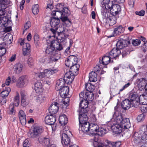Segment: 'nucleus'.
Instances as JSON below:
<instances>
[{
  "instance_id": "20",
  "label": "nucleus",
  "mask_w": 147,
  "mask_h": 147,
  "mask_svg": "<svg viewBox=\"0 0 147 147\" xmlns=\"http://www.w3.org/2000/svg\"><path fill=\"white\" fill-rule=\"evenodd\" d=\"M8 4L7 1L3 0H0V17H1L5 14V9L7 7L6 5Z\"/></svg>"
},
{
  "instance_id": "28",
  "label": "nucleus",
  "mask_w": 147,
  "mask_h": 147,
  "mask_svg": "<svg viewBox=\"0 0 147 147\" xmlns=\"http://www.w3.org/2000/svg\"><path fill=\"white\" fill-rule=\"evenodd\" d=\"M132 105L131 101L128 99H125L121 103V107L124 110L129 109Z\"/></svg>"
},
{
  "instance_id": "61",
  "label": "nucleus",
  "mask_w": 147,
  "mask_h": 147,
  "mask_svg": "<svg viewBox=\"0 0 147 147\" xmlns=\"http://www.w3.org/2000/svg\"><path fill=\"white\" fill-rule=\"evenodd\" d=\"M64 16H62V17H61L60 18V19H61L62 21L63 22H65L67 20H68V18L67 17V16H68L69 15H67L65 14V15L64 14H63Z\"/></svg>"
},
{
  "instance_id": "37",
  "label": "nucleus",
  "mask_w": 147,
  "mask_h": 147,
  "mask_svg": "<svg viewBox=\"0 0 147 147\" xmlns=\"http://www.w3.org/2000/svg\"><path fill=\"white\" fill-rule=\"evenodd\" d=\"M89 78L90 82H94L97 80V74L95 72L92 71L89 74Z\"/></svg>"
},
{
  "instance_id": "38",
  "label": "nucleus",
  "mask_w": 147,
  "mask_h": 147,
  "mask_svg": "<svg viewBox=\"0 0 147 147\" xmlns=\"http://www.w3.org/2000/svg\"><path fill=\"white\" fill-rule=\"evenodd\" d=\"M84 99L88 101H92L94 98L93 94L92 92H84Z\"/></svg>"
},
{
  "instance_id": "21",
  "label": "nucleus",
  "mask_w": 147,
  "mask_h": 147,
  "mask_svg": "<svg viewBox=\"0 0 147 147\" xmlns=\"http://www.w3.org/2000/svg\"><path fill=\"white\" fill-rule=\"evenodd\" d=\"M109 55H107V53L106 55L104 56L102 58L101 60L100 59V63L102 65H108L111 61V59Z\"/></svg>"
},
{
  "instance_id": "29",
  "label": "nucleus",
  "mask_w": 147,
  "mask_h": 147,
  "mask_svg": "<svg viewBox=\"0 0 147 147\" xmlns=\"http://www.w3.org/2000/svg\"><path fill=\"white\" fill-rule=\"evenodd\" d=\"M18 116L21 123L22 125L25 124L26 122V115L22 110H20L18 113Z\"/></svg>"
},
{
  "instance_id": "13",
  "label": "nucleus",
  "mask_w": 147,
  "mask_h": 147,
  "mask_svg": "<svg viewBox=\"0 0 147 147\" xmlns=\"http://www.w3.org/2000/svg\"><path fill=\"white\" fill-rule=\"evenodd\" d=\"M80 127L79 128L80 131H81L84 133L88 132L89 133L90 127V123L88 122L84 121L82 123H80Z\"/></svg>"
},
{
  "instance_id": "16",
  "label": "nucleus",
  "mask_w": 147,
  "mask_h": 147,
  "mask_svg": "<svg viewBox=\"0 0 147 147\" xmlns=\"http://www.w3.org/2000/svg\"><path fill=\"white\" fill-rule=\"evenodd\" d=\"M99 126L98 124L94 122L90 123V127L89 134H96L98 129H99Z\"/></svg>"
},
{
  "instance_id": "56",
  "label": "nucleus",
  "mask_w": 147,
  "mask_h": 147,
  "mask_svg": "<svg viewBox=\"0 0 147 147\" xmlns=\"http://www.w3.org/2000/svg\"><path fill=\"white\" fill-rule=\"evenodd\" d=\"M90 120L92 122H94L96 121L97 119L95 114L93 113H91L90 116Z\"/></svg>"
},
{
  "instance_id": "50",
  "label": "nucleus",
  "mask_w": 147,
  "mask_h": 147,
  "mask_svg": "<svg viewBox=\"0 0 147 147\" xmlns=\"http://www.w3.org/2000/svg\"><path fill=\"white\" fill-rule=\"evenodd\" d=\"M31 26V23L30 21L27 22L25 24L23 32V34H24V32L28 28H30V27Z\"/></svg>"
},
{
  "instance_id": "57",
  "label": "nucleus",
  "mask_w": 147,
  "mask_h": 147,
  "mask_svg": "<svg viewBox=\"0 0 147 147\" xmlns=\"http://www.w3.org/2000/svg\"><path fill=\"white\" fill-rule=\"evenodd\" d=\"M21 98L26 99L27 97V92L24 90H22L21 92Z\"/></svg>"
},
{
  "instance_id": "17",
  "label": "nucleus",
  "mask_w": 147,
  "mask_h": 147,
  "mask_svg": "<svg viewBox=\"0 0 147 147\" xmlns=\"http://www.w3.org/2000/svg\"><path fill=\"white\" fill-rule=\"evenodd\" d=\"M79 113V120L80 123H82V122L86 121L88 119L86 113L87 112H84L83 111L78 110Z\"/></svg>"
},
{
  "instance_id": "59",
  "label": "nucleus",
  "mask_w": 147,
  "mask_h": 147,
  "mask_svg": "<svg viewBox=\"0 0 147 147\" xmlns=\"http://www.w3.org/2000/svg\"><path fill=\"white\" fill-rule=\"evenodd\" d=\"M141 110L142 112L145 113L147 111V106L146 105H144L140 107Z\"/></svg>"
},
{
  "instance_id": "9",
  "label": "nucleus",
  "mask_w": 147,
  "mask_h": 147,
  "mask_svg": "<svg viewBox=\"0 0 147 147\" xmlns=\"http://www.w3.org/2000/svg\"><path fill=\"white\" fill-rule=\"evenodd\" d=\"M28 82V79L27 76L23 75L19 78L17 86L19 88H22L26 86Z\"/></svg>"
},
{
  "instance_id": "30",
  "label": "nucleus",
  "mask_w": 147,
  "mask_h": 147,
  "mask_svg": "<svg viewBox=\"0 0 147 147\" xmlns=\"http://www.w3.org/2000/svg\"><path fill=\"white\" fill-rule=\"evenodd\" d=\"M65 81L63 78H60L57 81L55 89L57 90H59L61 88L64 86Z\"/></svg>"
},
{
  "instance_id": "25",
  "label": "nucleus",
  "mask_w": 147,
  "mask_h": 147,
  "mask_svg": "<svg viewBox=\"0 0 147 147\" xmlns=\"http://www.w3.org/2000/svg\"><path fill=\"white\" fill-rule=\"evenodd\" d=\"M58 91H59V93L60 96L62 97H63L67 96L68 94L69 88L67 86H64Z\"/></svg>"
},
{
  "instance_id": "1",
  "label": "nucleus",
  "mask_w": 147,
  "mask_h": 147,
  "mask_svg": "<svg viewBox=\"0 0 147 147\" xmlns=\"http://www.w3.org/2000/svg\"><path fill=\"white\" fill-rule=\"evenodd\" d=\"M117 107L114 108V112L113 118L116 122L119 124L123 129H128L130 127V124L129 119L123 117L121 115L119 114L117 110Z\"/></svg>"
},
{
  "instance_id": "8",
  "label": "nucleus",
  "mask_w": 147,
  "mask_h": 147,
  "mask_svg": "<svg viewBox=\"0 0 147 147\" xmlns=\"http://www.w3.org/2000/svg\"><path fill=\"white\" fill-rule=\"evenodd\" d=\"M43 130L41 127L36 126L28 134V136L32 138L38 137L43 132Z\"/></svg>"
},
{
  "instance_id": "22",
  "label": "nucleus",
  "mask_w": 147,
  "mask_h": 147,
  "mask_svg": "<svg viewBox=\"0 0 147 147\" xmlns=\"http://www.w3.org/2000/svg\"><path fill=\"white\" fill-rule=\"evenodd\" d=\"M34 90L37 93H40L43 91V86L40 81H37L34 84Z\"/></svg>"
},
{
  "instance_id": "43",
  "label": "nucleus",
  "mask_w": 147,
  "mask_h": 147,
  "mask_svg": "<svg viewBox=\"0 0 147 147\" xmlns=\"http://www.w3.org/2000/svg\"><path fill=\"white\" fill-rule=\"evenodd\" d=\"M113 0H111L108 3L105 4L104 6L105 8L108 9V12H109L111 8L113 6L114 4L113 3Z\"/></svg>"
},
{
  "instance_id": "62",
  "label": "nucleus",
  "mask_w": 147,
  "mask_h": 147,
  "mask_svg": "<svg viewBox=\"0 0 147 147\" xmlns=\"http://www.w3.org/2000/svg\"><path fill=\"white\" fill-rule=\"evenodd\" d=\"M107 12H108V9H106L105 8V9H103L102 10L101 13L102 15L103 16V17H106L107 16Z\"/></svg>"
},
{
  "instance_id": "32",
  "label": "nucleus",
  "mask_w": 147,
  "mask_h": 147,
  "mask_svg": "<svg viewBox=\"0 0 147 147\" xmlns=\"http://www.w3.org/2000/svg\"><path fill=\"white\" fill-rule=\"evenodd\" d=\"M60 22V20L59 19H56L55 18H53L51 19L50 21V24L52 28H55L58 26V25Z\"/></svg>"
},
{
  "instance_id": "5",
  "label": "nucleus",
  "mask_w": 147,
  "mask_h": 147,
  "mask_svg": "<svg viewBox=\"0 0 147 147\" xmlns=\"http://www.w3.org/2000/svg\"><path fill=\"white\" fill-rule=\"evenodd\" d=\"M80 103L79 104V110L83 111L85 112H88V101L84 99V91H82L79 94Z\"/></svg>"
},
{
  "instance_id": "46",
  "label": "nucleus",
  "mask_w": 147,
  "mask_h": 147,
  "mask_svg": "<svg viewBox=\"0 0 147 147\" xmlns=\"http://www.w3.org/2000/svg\"><path fill=\"white\" fill-rule=\"evenodd\" d=\"M31 146L30 142L29 141L28 139L25 140L23 144V147H30Z\"/></svg>"
},
{
  "instance_id": "64",
  "label": "nucleus",
  "mask_w": 147,
  "mask_h": 147,
  "mask_svg": "<svg viewBox=\"0 0 147 147\" xmlns=\"http://www.w3.org/2000/svg\"><path fill=\"white\" fill-rule=\"evenodd\" d=\"M144 11L143 10H142L140 11H136L135 12V13L136 15H139L141 16H144Z\"/></svg>"
},
{
  "instance_id": "26",
  "label": "nucleus",
  "mask_w": 147,
  "mask_h": 147,
  "mask_svg": "<svg viewBox=\"0 0 147 147\" xmlns=\"http://www.w3.org/2000/svg\"><path fill=\"white\" fill-rule=\"evenodd\" d=\"M120 11V6L118 5L115 4L110 10V12L113 16H116L118 14Z\"/></svg>"
},
{
  "instance_id": "3",
  "label": "nucleus",
  "mask_w": 147,
  "mask_h": 147,
  "mask_svg": "<svg viewBox=\"0 0 147 147\" xmlns=\"http://www.w3.org/2000/svg\"><path fill=\"white\" fill-rule=\"evenodd\" d=\"M63 49L62 45L57 40H54L51 42L50 45L47 47L45 52L47 54L55 56L57 53V51L61 50Z\"/></svg>"
},
{
  "instance_id": "18",
  "label": "nucleus",
  "mask_w": 147,
  "mask_h": 147,
  "mask_svg": "<svg viewBox=\"0 0 147 147\" xmlns=\"http://www.w3.org/2000/svg\"><path fill=\"white\" fill-rule=\"evenodd\" d=\"M59 109L58 104L57 102H55L53 103L49 108V113L51 114L56 113Z\"/></svg>"
},
{
  "instance_id": "14",
  "label": "nucleus",
  "mask_w": 147,
  "mask_h": 147,
  "mask_svg": "<svg viewBox=\"0 0 147 147\" xmlns=\"http://www.w3.org/2000/svg\"><path fill=\"white\" fill-rule=\"evenodd\" d=\"M112 131L115 134L120 133L122 131V128L118 123L113 124L110 127Z\"/></svg>"
},
{
  "instance_id": "53",
  "label": "nucleus",
  "mask_w": 147,
  "mask_h": 147,
  "mask_svg": "<svg viewBox=\"0 0 147 147\" xmlns=\"http://www.w3.org/2000/svg\"><path fill=\"white\" fill-rule=\"evenodd\" d=\"M6 50L4 47H1L0 45V56L2 57L6 53Z\"/></svg>"
},
{
  "instance_id": "2",
  "label": "nucleus",
  "mask_w": 147,
  "mask_h": 147,
  "mask_svg": "<svg viewBox=\"0 0 147 147\" xmlns=\"http://www.w3.org/2000/svg\"><path fill=\"white\" fill-rule=\"evenodd\" d=\"M78 60L76 56L71 55L68 57L65 62V65L68 67H70L69 71L74 73V75H77L78 74L80 65L77 64Z\"/></svg>"
},
{
  "instance_id": "45",
  "label": "nucleus",
  "mask_w": 147,
  "mask_h": 147,
  "mask_svg": "<svg viewBox=\"0 0 147 147\" xmlns=\"http://www.w3.org/2000/svg\"><path fill=\"white\" fill-rule=\"evenodd\" d=\"M122 51V55L123 57H125L130 52H129L128 49L124 48L121 49Z\"/></svg>"
},
{
  "instance_id": "39",
  "label": "nucleus",
  "mask_w": 147,
  "mask_h": 147,
  "mask_svg": "<svg viewBox=\"0 0 147 147\" xmlns=\"http://www.w3.org/2000/svg\"><path fill=\"white\" fill-rule=\"evenodd\" d=\"M11 91L9 88H5V89L3 90L1 92L0 94L2 98H5L8 95L9 93Z\"/></svg>"
},
{
  "instance_id": "47",
  "label": "nucleus",
  "mask_w": 147,
  "mask_h": 147,
  "mask_svg": "<svg viewBox=\"0 0 147 147\" xmlns=\"http://www.w3.org/2000/svg\"><path fill=\"white\" fill-rule=\"evenodd\" d=\"M108 14H107V16L102 17V22L103 24H107L109 21H111V18H108Z\"/></svg>"
},
{
  "instance_id": "19",
  "label": "nucleus",
  "mask_w": 147,
  "mask_h": 147,
  "mask_svg": "<svg viewBox=\"0 0 147 147\" xmlns=\"http://www.w3.org/2000/svg\"><path fill=\"white\" fill-rule=\"evenodd\" d=\"M23 68V65L20 63H18L13 66L14 72L15 74H18L22 71Z\"/></svg>"
},
{
  "instance_id": "35",
  "label": "nucleus",
  "mask_w": 147,
  "mask_h": 147,
  "mask_svg": "<svg viewBox=\"0 0 147 147\" xmlns=\"http://www.w3.org/2000/svg\"><path fill=\"white\" fill-rule=\"evenodd\" d=\"M35 99L38 103L41 104L45 101L46 97L44 95L41 94L35 97Z\"/></svg>"
},
{
  "instance_id": "51",
  "label": "nucleus",
  "mask_w": 147,
  "mask_h": 147,
  "mask_svg": "<svg viewBox=\"0 0 147 147\" xmlns=\"http://www.w3.org/2000/svg\"><path fill=\"white\" fill-rule=\"evenodd\" d=\"M145 118V115L144 114H142L138 116L137 120L139 122L143 121Z\"/></svg>"
},
{
  "instance_id": "15",
  "label": "nucleus",
  "mask_w": 147,
  "mask_h": 147,
  "mask_svg": "<svg viewBox=\"0 0 147 147\" xmlns=\"http://www.w3.org/2000/svg\"><path fill=\"white\" fill-rule=\"evenodd\" d=\"M56 121V118L55 116L51 114L50 115H47L45 119V123L49 125H53L54 124Z\"/></svg>"
},
{
  "instance_id": "58",
  "label": "nucleus",
  "mask_w": 147,
  "mask_h": 147,
  "mask_svg": "<svg viewBox=\"0 0 147 147\" xmlns=\"http://www.w3.org/2000/svg\"><path fill=\"white\" fill-rule=\"evenodd\" d=\"M9 108L10 110L8 111V113L10 114H13L15 113L14 109V107L12 106L11 105L9 106Z\"/></svg>"
},
{
  "instance_id": "49",
  "label": "nucleus",
  "mask_w": 147,
  "mask_h": 147,
  "mask_svg": "<svg viewBox=\"0 0 147 147\" xmlns=\"http://www.w3.org/2000/svg\"><path fill=\"white\" fill-rule=\"evenodd\" d=\"M105 146V147H115L114 146V142H111V141L107 140L106 141Z\"/></svg>"
},
{
  "instance_id": "33",
  "label": "nucleus",
  "mask_w": 147,
  "mask_h": 147,
  "mask_svg": "<svg viewBox=\"0 0 147 147\" xmlns=\"http://www.w3.org/2000/svg\"><path fill=\"white\" fill-rule=\"evenodd\" d=\"M59 121L62 126H64L67 123L68 119L66 116L63 114L59 116Z\"/></svg>"
},
{
  "instance_id": "42",
  "label": "nucleus",
  "mask_w": 147,
  "mask_h": 147,
  "mask_svg": "<svg viewBox=\"0 0 147 147\" xmlns=\"http://www.w3.org/2000/svg\"><path fill=\"white\" fill-rule=\"evenodd\" d=\"M107 132V131L106 129L104 128L99 127L96 134L98 135L101 136H102L104 134Z\"/></svg>"
},
{
  "instance_id": "27",
  "label": "nucleus",
  "mask_w": 147,
  "mask_h": 147,
  "mask_svg": "<svg viewBox=\"0 0 147 147\" xmlns=\"http://www.w3.org/2000/svg\"><path fill=\"white\" fill-rule=\"evenodd\" d=\"M11 21L5 16L0 17V24L1 27H6Z\"/></svg>"
},
{
  "instance_id": "23",
  "label": "nucleus",
  "mask_w": 147,
  "mask_h": 147,
  "mask_svg": "<svg viewBox=\"0 0 147 147\" xmlns=\"http://www.w3.org/2000/svg\"><path fill=\"white\" fill-rule=\"evenodd\" d=\"M125 29L122 25L117 26H115L114 30L113 32L114 33V36L119 35L124 32Z\"/></svg>"
},
{
  "instance_id": "44",
  "label": "nucleus",
  "mask_w": 147,
  "mask_h": 147,
  "mask_svg": "<svg viewBox=\"0 0 147 147\" xmlns=\"http://www.w3.org/2000/svg\"><path fill=\"white\" fill-rule=\"evenodd\" d=\"M32 11L34 15L37 14L39 11V6L37 4L34 5L32 7Z\"/></svg>"
},
{
  "instance_id": "11",
  "label": "nucleus",
  "mask_w": 147,
  "mask_h": 147,
  "mask_svg": "<svg viewBox=\"0 0 147 147\" xmlns=\"http://www.w3.org/2000/svg\"><path fill=\"white\" fill-rule=\"evenodd\" d=\"M73 73V72L69 71L65 74L63 79L65 81V83L70 84L72 83L74 78L75 76L77 75H74Z\"/></svg>"
},
{
  "instance_id": "54",
  "label": "nucleus",
  "mask_w": 147,
  "mask_h": 147,
  "mask_svg": "<svg viewBox=\"0 0 147 147\" xmlns=\"http://www.w3.org/2000/svg\"><path fill=\"white\" fill-rule=\"evenodd\" d=\"M27 63L30 67H31L34 65V60L32 57H29L27 60Z\"/></svg>"
},
{
  "instance_id": "12",
  "label": "nucleus",
  "mask_w": 147,
  "mask_h": 147,
  "mask_svg": "<svg viewBox=\"0 0 147 147\" xmlns=\"http://www.w3.org/2000/svg\"><path fill=\"white\" fill-rule=\"evenodd\" d=\"M56 9L59 12H63L64 14L69 15L70 11L68 7H64L63 4L60 3L56 5Z\"/></svg>"
},
{
  "instance_id": "7",
  "label": "nucleus",
  "mask_w": 147,
  "mask_h": 147,
  "mask_svg": "<svg viewBox=\"0 0 147 147\" xmlns=\"http://www.w3.org/2000/svg\"><path fill=\"white\" fill-rule=\"evenodd\" d=\"M129 98L131 101L133 106L137 107L140 103V96H139L136 93H131L129 96Z\"/></svg>"
},
{
  "instance_id": "48",
  "label": "nucleus",
  "mask_w": 147,
  "mask_h": 147,
  "mask_svg": "<svg viewBox=\"0 0 147 147\" xmlns=\"http://www.w3.org/2000/svg\"><path fill=\"white\" fill-rule=\"evenodd\" d=\"M34 39L35 43L37 45H38L40 43V39L38 34H35L34 36Z\"/></svg>"
},
{
  "instance_id": "24",
  "label": "nucleus",
  "mask_w": 147,
  "mask_h": 147,
  "mask_svg": "<svg viewBox=\"0 0 147 147\" xmlns=\"http://www.w3.org/2000/svg\"><path fill=\"white\" fill-rule=\"evenodd\" d=\"M127 43L128 44H129L130 43V42L127 40H119L118 41L116 44L117 47L119 49H124V47L127 46Z\"/></svg>"
},
{
  "instance_id": "52",
  "label": "nucleus",
  "mask_w": 147,
  "mask_h": 147,
  "mask_svg": "<svg viewBox=\"0 0 147 147\" xmlns=\"http://www.w3.org/2000/svg\"><path fill=\"white\" fill-rule=\"evenodd\" d=\"M69 101V97H66L63 100V104L65 107H67L68 105Z\"/></svg>"
},
{
  "instance_id": "31",
  "label": "nucleus",
  "mask_w": 147,
  "mask_h": 147,
  "mask_svg": "<svg viewBox=\"0 0 147 147\" xmlns=\"http://www.w3.org/2000/svg\"><path fill=\"white\" fill-rule=\"evenodd\" d=\"M31 50L30 46L29 43H26L23 47V52L24 55H28Z\"/></svg>"
},
{
  "instance_id": "10",
  "label": "nucleus",
  "mask_w": 147,
  "mask_h": 147,
  "mask_svg": "<svg viewBox=\"0 0 147 147\" xmlns=\"http://www.w3.org/2000/svg\"><path fill=\"white\" fill-rule=\"evenodd\" d=\"M121 52L120 49L117 48H113L109 52L107 53V55H109L111 59L114 58L116 59L118 58Z\"/></svg>"
},
{
  "instance_id": "34",
  "label": "nucleus",
  "mask_w": 147,
  "mask_h": 147,
  "mask_svg": "<svg viewBox=\"0 0 147 147\" xmlns=\"http://www.w3.org/2000/svg\"><path fill=\"white\" fill-rule=\"evenodd\" d=\"M38 140L40 143L42 144L43 145L49 146L51 144V142H50L49 138H39Z\"/></svg>"
},
{
  "instance_id": "36",
  "label": "nucleus",
  "mask_w": 147,
  "mask_h": 147,
  "mask_svg": "<svg viewBox=\"0 0 147 147\" xmlns=\"http://www.w3.org/2000/svg\"><path fill=\"white\" fill-rule=\"evenodd\" d=\"M57 32L58 33H63V34H65L66 32L68 31V30L66 29L64 25H59L58 26L56 27Z\"/></svg>"
},
{
  "instance_id": "63",
  "label": "nucleus",
  "mask_w": 147,
  "mask_h": 147,
  "mask_svg": "<svg viewBox=\"0 0 147 147\" xmlns=\"http://www.w3.org/2000/svg\"><path fill=\"white\" fill-rule=\"evenodd\" d=\"M137 81L138 83L144 84L146 82V80L144 78H141L138 79Z\"/></svg>"
},
{
  "instance_id": "4",
  "label": "nucleus",
  "mask_w": 147,
  "mask_h": 147,
  "mask_svg": "<svg viewBox=\"0 0 147 147\" xmlns=\"http://www.w3.org/2000/svg\"><path fill=\"white\" fill-rule=\"evenodd\" d=\"M64 133L61 135V142L63 147H68L71 144L68 135L71 134L67 127H65L63 129Z\"/></svg>"
},
{
  "instance_id": "41",
  "label": "nucleus",
  "mask_w": 147,
  "mask_h": 147,
  "mask_svg": "<svg viewBox=\"0 0 147 147\" xmlns=\"http://www.w3.org/2000/svg\"><path fill=\"white\" fill-rule=\"evenodd\" d=\"M85 88L86 90L88 91L87 92H92L95 89L94 86L90 83L86 84Z\"/></svg>"
},
{
  "instance_id": "60",
  "label": "nucleus",
  "mask_w": 147,
  "mask_h": 147,
  "mask_svg": "<svg viewBox=\"0 0 147 147\" xmlns=\"http://www.w3.org/2000/svg\"><path fill=\"white\" fill-rule=\"evenodd\" d=\"M6 102V100L5 98L2 97L0 98V106L5 104Z\"/></svg>"
},
{
  "instance_id": "6",
  "label": "nucleus",
  "mask_w": 147,
  "mask_h": 147,
  "mask_svg": "<svg viewBox=\"0 0 147 147\" xmlns=\"http://www.w3.org/2000/svg\"><path fill=\"white\" fill-rule=\"evenodd\" d=\"M58 71L57 69H55L54 68H49L44 70L43 72L37 74V76L40 78H41L46 77L49 78L53 74Z\"/></svg>"
},
{
  "instance_id": "40",
  "label": "nucleus",
  "mask_w": 147,
  "mask_h": 147,
  "mask_svg": "<svg viewBox=\"0 0 147 147\" xmlns=\"http://www.w3.org/2000/svg\"><path fill=\"white\" fill-rule=\"evenodd\" d=\"M137 141L141 144H147V134L143 135L141 138H139Z\"/></svg>"
},
{
  "instance_id": "55",
  "label": "nucleus",
  "mask_w": 147,
  "mask_h": 147,
  "mask_svg": "<svg viewBox=\"0 0 147 147\" xmlns=\"http://www.w3.org/2000/svg\"><path fill=\"white\" fill-rule=\"evenodd\" d=\"M141 43V41L139 39L134 40L132 41V44L134 46H138Z\"/></svg>"
}]
</instances>
